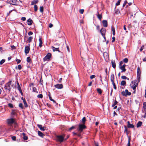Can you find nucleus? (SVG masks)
Masks as SVG:
<instances>
[{
    "mask_svg": "<svg viewBox=\"0 0 146 146\" xmlns=\"http://www.w3.org/2000/svg\"><path fill=\"white\" fill-rule=\"evenodd\" d=\"M143 108L144 111H146V102H144L143 104Z\"/></svg>",
    "mask_w": 146,
    "mask_h": 146,
    "instance_id": "obj_31",
    "label": "nucleus"
},
{
    "mask_svg": "<svg viewBox=\"0 0 146 146\" xmlns=\"http://www.w3.org/2000/svg\"><path fill=\"white\" fill-rule=\"evenodd\" d=\"M33 92H36L37 93H38V92L37 91L36 88L34 87H33Z\"/></svg>",
    "mask_w": 146,
    "mask_h": 146,
    "instance_id": "obj_49",
    "label": "nucleus"
},
{
    "mask_svg": "<svg viewBox=\"0 0 146 146\" xmlns=\"http://www.w3.org/2000/svg\"><path fill=\"white\" fill-rule=\"evenodd\" d=\"M141 74L137 75V78L138 80V82L140 81V78Z\"/></svg>",
    "mask_w": 146,
    "mask_h": 146,
    "instance_id": "obj_42",
    "label": "nucleus"
},
{
    "mask_svg": "<svg viewBox=\"0 0 146 146\" xmlns=\"http://www.w3.org/2000/svg\"><path fill=\"white\" fill-rule=\"evenodd\" d=\"M51 56V54L50 53H48L47 55L43 58V60L44 61L47 60H49Z\"/></svg>",
    "mask_w": 146,
    "mask_h": 146,
    "instance_id": "obj_8",
    "label": "nucleus"
},
{
    "mask_svg": "<svg viewBox=\"0 0 146 146\" xmlns=\"http://www.w3.org/2000/svg\"><path fill=\"white\" fill-rule=\"evenodd\" d=\"M5 61V59H2L1 61H0V64L2 65L3 63H4Z\"/></svg>",
    "mask_w": 146,
    "mask_h": 146,
    "instance_id": "obj_43",
    "label": "nucleus"
},
{
    "mask_svg": "<svg viewBox=\"0 0 146 146\" xmlns=\"http://www.w3.org/2000/svg\"><path fill=\"white\" fill-rule=\"evenodd\" d=\"M102 24L104 27H106L108 26V21L106 20L102 21Z\"/></svg>",
    "mask_w": 146,
    "mask_h": 146,
    "instance_id": "obj_13",
    "label": "nucleus"
},
{
    "mask_svg": "<svg viewBox=\"0 0 146 146\" xmlns=\"http://www.w3.org/2000/svg\"><path fill=\"white\" fill-rule=\"evenodd\" d=\"M127 3V1L126 0H125L124 1V3L123 5V7H124Z\"/></svg>",
    "mask_w": 146,
    "mask_h": 146,
    "instance_id": "obj_52",
    "label": "nucleus"
},
{
    "mask_svg": "<svg viewBox=\"0 0 146 146\" xmlns=\"http://www.w3.org/2000/svg\"><path fill=\"white\" fill-rule=\"evenodd\" d=\"M16 110H12V112L11 113V114L12 115H15L16 114Z\"/></svg>",
    "mask_w": 146,
    "mask_h": 146,
    "instance_id": "obj_35",
    "label": "nucleus"
},
{
    "mask_svg": "<svg viewBox=\"0 0 146 146\" xmlns=\"http://www.w3.org/2000/svg\"><path fill=\"white\" fill-rule=\"evenodd\" d=\"M86 121V117H84L82 118V120L81 121V123H82V124L85 125Z\"/></svg>",
    "mask_w": 146,
    "mask_h": 146,
    "instance_id": "obj_18",
    "label": "nucleus"
},
{
    "mask_svg": "<svg viewBox=\"0 0 146 146\" xmlns=\"http://www.w3.org/2000/svg\"><path fill=\"white\" fill-rule=\"evenodd\" d=\"M97 92L100 94H101L102 93V90L100 88H97Z\"/></svg>",
    "mask_w": 146,
    "mask_h": 146,
    "instance_id": "obj_34",
    "label": "nucleus"
},
{
    "mask_svg": "<svg viewBox=\"0 0 146 146\" xmlns=\"http://www.w3.org/2000/svg\"><path fill=\"white\" fill-rule=\"evenodd\" d=\"M121 94L123 96H130L131 94V93L128 92V90L127 89L125 90V92L124 91L122 92Z\"/></svg>",
    "mask_w": 146,
    "mask_h": 146,
    "instance_id": "obj_7",
    "label": "nucleus"
},
{
    "mask_svg": "<svg viewBox=\"0 0 146 146\" xmlns=\"http://www.w3.org/2000/svg\"><path fill=\"white\" fill-rule=\"evenodd\" d=\"M54 86L56 88L59 89H61L63 88V85L62 84H57L55 85Z\"/></svg>",
    "mask_w": 146,
    "mask_h": 146,
    "instance_id": "obj_11",
    "label": "nucleus"
},
{
    "mask_svg": "<svg viewBox=\"0 0 146 146\" xmlns=\"http://www.w3.org/2000/svg\"><path fill=\"white\" fill-rule=\"evenodd\" d=\"M126 83V82L125 81L122 80L121 81L120 85L121 86H125Z\"/></svg>",
    "mask_w": 146,
    "mask_h": 146,
    "instance_id": "obj_29",
    "label": "nucleus"
},
{
    "mask_svg": "<svg viewBox=\"0 0 146 146\" xmlns=\"http://www.w3.org/2000/svg\"><path fill=\"white\" fill-rule=\"evenodd\" d=\"M120 2L119 1H118L115 4L116 6H117L119 5Z\"/></svg>",
    "mask_w": 146,
    "mask_h": 146,
    "instance_id": "obj_62",
    "label": "nucleus"
},
{
    "mask_svg": "<svg viewBox=\"0 0 146 146\" xmlns=\"http://www.w3.org/2000/svg\"><path fill=\"white\" fill-rule=\"evenodd\" d=\"M111 30H112L113 32H115V28L113 27H111Z\"/></svg>",
    "mask_w": 146,
    "mask_h": 146,
    "instance_id": "obj_64",
    "label": "nucleus"
},
{
    "mask_svg": "<svg viewBox=\"0 0 146 146\" xmlns=\"http://www.w3.org/2000/svg\"><path fill=\"white\" fill-rule=\"evenodd\" d=\"M128 60L127 58H125L123 60V62L125 63H127L128 62Z\"/></svg>",
    "mask_w": 146,
    "mask_h": 146,
    "instance_id": "obj_38",
    "label": "nucleus"
},
{
    "mask_svg": "<svg viewBox=\"0 0 146 146\" xmlns=\"http://www.w3.org/2000/svg\"><path fill=\"white\" fill-rule=\"evenodd\" d=\"M30 50L29 47L28 46H26L25 49V52L26 54L29 52Z\"/></svg>",
    "mask_w": 146,
    "mask_h": 146,
    "instance_id": "obj_10",
    "label": "nucleus"
},
{
    "mask_svg": "<svg viewBox=\"0 0 146 146\" xmlns=\"http://www.w3.org/2000/svg\"><path fill=\"white\" fill-rule=\"evenodd\" d=\"M54 45L55 47H59L60 45L59 44H55Z\"/></svg>",
    "mask_w": 146,
    "mask_h": 146,
    "instance_id": "obj_58",
    "label": "nucleus"
},
{
    "mask_svg": "<svg viewBox=\"0 0 146 146\" xmlns=\"http://www.w3.org/2000/svg\"><path fill=\"white\" fill-rule=\"evenodd\" d=\"M11 138L13 140L15 141L16 139V136H13L11 137Z\"/></svg>",
    "mask_w": 146,
    "mask_h": 146,
    "instance_id": "obj_55",
    "label": "nucleus"
},
{
    "mask_svg": "<svg viewBox=\"0 0 146 146\" xmlns=\"http://www.w3.org/2000/svg\"><path fill=\"white\" fill-rule=\"evenodd\" d=\"M18 1L17 0H7V3L13 5H17Z\"/></svg>",
    "mask_w": 146,
    "mask_h": 146,
    "instance_id": "obj_5",
    "label": "nucleus"
},
{
    "mask_svg": "<svg viewBox=\"0 0 146 146\" xmlns=\"http://www.w3.org/2000/svg\"><path fill=\"white\" fill-rule=\"evenodd\" d=\"M12 81L10 80L6 84L5 86V90H8L9 92L11 90L10 85L11 84Z\"/></svg>",
    "mask_w": 146,
    "mask_h": 146,
    "instance_id": "obj_4",
    "label": "nucleus"
},
{
    "mask_svg": "<svg viewBox=\"0 0 146 146\" xmlns=\"http://www.w3.org/2000/svg\"><path fill=\"white\" fill-rule=\"evenodd\" d=\"M49 98L50 100V101H52L54 103H56V102L51 97H50V98Z\"/></svg>",
    "mask_w": 146,
    "mask_h": 146,
    "instance_id": "obj_48",
    "label": "nucleus"
},
{
    "mask_svg": "<svg viewBox=\"0 0 146 146\" xmlns=\"http://www.w3.org/2000/svg\"><path fill=\"white\" fill-rule=\"evenodd\" d=\"M124 132H126L127 135L129 134V132H128V130L127 129V128L126 126H124Z\"/></svg>",
    "mask_w": 146,
    "mask_h": 146,
    "instance_id": "obj_33",
    "label": "nucleus"
},
{
    "mask_svg": "<svg viewBox=\"0 0 146 146\" xmlns=\"http://www.w3.org/2000/svg\"><path fill=\"white\" fill-rule=\"evenodd\" d=\"M22 135L23 136V138L25 140H27L28 139V137L26 135L25 133H22Z\"/></svg>",
    "mask_w": 146,
    "mask_h": 146,
    "instance_id": "obj_16",
    "label": "nucleus"
},
{
    "mask_svg": "<svg viewBox=\"0 0 146 146\" xmlns=\"http://www.w3.org/2000/svg\"><path fill=\"white\" fill-rule=\"evenodd\" d=\"M27 24L29 25H31L33 23V21L31 19L29 18L27 20Z\"/></svg>",
    "mask_w": 146,
    "mask_h": 146,
    "instance_id": "obj_14",
    "label": "nucleus"
},
{
    "mask_svg": "<svg viewBox=\"0 0 146 146\" xmlns=\"http://www.w3.org/2000/svg\"><path fill=\"white\" fill-rule=\"evenodd\" d=\"M121 78L125 80L127 78L125 76H121Z\"/></svg>",
    "mask_w": 146,
    "mask_h": 146,
    "instance_id": "obj_54",
    "label": "nucleus"
},
{
    "mask_svg": "<svg viewBox=\"0 0 146 146\" xmlns=\"http://www.w3.org/2000/svg\"><path fill=\"white\" fill-rule=\"evenodd\" d=\"M111 63L112 67L114 68H115L116 67V64L115 61L114 60H112L111 61Z\"/></svg>",
    "mask_w": 146,
    "mask_h": 146,
    "instance_id": "obj_20",
    "label": "nucleus"
},
{
    "mask_svg": "<svg viewBox=\"0 0 146 146\" xmlns=\"http://www.w3.org/2000/svg\"><path fill=\"white\" fill-rule=\"evenodd\" d=\"M34 9L35 11V12L36 11H37V9H38V8H37V5H34Z\"/></svg>",
    "mask_w": 146,
    "mask_h": 146,
    "instance_id": "obj_41",
    "label": "nucleus"
},
{
    "mask_svg": "<svg viewBox=\"0 0 146 146\" xmlns=\"http://www.w3.org/2000/svg\"><path fill=\"white\" fill-rule=\"evenodd\" d=\"M37 97L39 98H43V95L41 94H38L37 96Z\"/></svg>",
    "mask_w": 146,
    "mask_h": 146,
    "instance_id": "obj_47",
    "label": "nucleus"
},
{
    "mask_svg": "<svg viewBox=\"0 0 146 146\" xmlns=\"http://www.w3.org/2000/svg\"><path fill=\"white\" fill-rule=\"evenodd\" d=\"M39 46L40 47H42V39L41 38H39Z\"/></svg>",
    "mask_w": 146,
    "mask_h": 146,
    "instance_id": "obj_24",
    "label": "nucleus"
},
{
    "mask_svg": "<svg viewBox=\"0 0 146 146\" xmlns=\"http://www.w3.org/2000/svg\"><path fill=\"white\" fill-rule=\"evenodd\" d=\"M141 72L140 69L139 67L138 66L137 68V75L141 74Z\"/></svg>",
    "mask_w": 146,
    "mask_h": 146,
    "instance_id": "obj_27",
    "label": "nucleus"
},
{
    "mask_svg": "<svg viewBox=\"0 0 146 146\" xmlns=\"http://www.w3.org/2000/svg\"><path fill=\"white\" fill-rule=\"evenodd\" d=\"M75 128V127H74L72 126V127H71L70 128L68 129V130L69 131H71L72 129H73Z\"/></svg>",
    "mask_w": 146,
    "mask_h": 146,
    "instance_id": "obj_40",
    "label": "nucleus"
},
{
    "mask_svg": "<svg viewBox=\"0 0 146 146\" xmlns=\"http://www.w3.org/2000/svg\"><path fill=\"white\" fill-rule=\"evenodd\" d=\"M31 61V59L30 57H27V61L28 62H30Z\"/></svg>",
    "mask_w": 146,
    "mask_h": 146,
    "instance_id": "obj_45",
    "label": "nucleus"
},
{
    "mask_svg": "<svg viewBox=\"0 0 146 146\" xmlns=\"http://www.w3.org/2000/svg\"><path fill=\"white\" fill-rule=\"evenodd\" d=\"M123 61H121L120 62V63H119V66L120 67L121 66H122V64H123Z\"/></svg>",
    "mask_w": 146,
    "mask_h": 146,
    "instance_id": "obj_61",
    "label": "nucleus"
},
{
    "mask_svg": "<svg viewBox=\"0 0 146 146\" xmlns=\"http://www.w3.org/2000/svg\"><path fill=\"white\" fill-rule=\"evenodd\" d=\"M84 11V9H81L80 10L79 12L80 14H82L83 13Z\"/></svg>",
    "mask_w": 146,
    "mask_h": 146,
    "instance_id": "obj_51",
    "label": "nucleus"
},
{
    "mask_svg": "<svg viewBox=\"0 0 146 146\" xmlns=\"http://www.w3.org/2000/svg\"><path fill=\"white\" fill-rule=\"evenodd\" d=\"M65 136V134H63L62 135H56V140L57 141L59 142L60 143L62 142L64 140Z\"/></svg>",
    "mask_w": 146,
    "mask_h": 146,
    "instance_id": "obj_1",
    "label": "nucleus"
},
{
    "mask_svg": "<svg viewBox=\"0 0 146 146\" xmlns=\"http://www.w3.org/2000/svg\"><path fill=\"white\" fill-rule=\"evenodd\" d=\"M118 102L115 100L114 103L112 105V107H114L116 105Z\"/></svg>",
    "mask_w": 146,
    "mask_h": 146,
    "instance_id": "obj_39",
    "label": "nucleus"
},
{
    "mask_svg": "<svg viewBox=\"0 0 146 146\" xmlns=\"http://www.w3.org/2000/svg\"><path fill=\"white\" fill-rule=\"evenodd\" d=\"M17 89L19 90V92L21 93L22 95L23 94V93L22 92L21 88L20 86H18Z\"/></svg>",
    "mask_w": 146,
    "mask_h": 146,
    "instance_id": "obj_28",
    "label": "nucleus"
},
{
    "mask_svg": "<svg viewBox=\"0 0 146 146\" xmlns=\"http://www.w3.org/2000/svg\"><path fill=\"white\" fill-rule=\"evenodd\" d=\"M97 17L98 19L100 20H101V19L102 18V16L101 14H98L97 15Z\"/></svg>",
    "mask_w": 146,
    "mask_h": 146,
    "instance_id": "obj_36",
    "label": "nucleus"
},
{
    "mask_svg": "<svg viewBox=\"0 0 146 146\" xmlns=\"http://www.w3.org/2000/svg\"><path fill=\"white\" fill-rule=\"evenodd\" d=\"M38 127L40 128L41 131H44L45 130V127H42V125L38 124L37 125Z\"/></svg>",
    "mask_w": 146,
    "mask_h": 146,
    "instance_id": "obj_15",
    "label": "nucleus"
},
{
    "mask_svg": "<svg viewBox=\"0 0 146 146\" xmlns=\"http://www.w3.org/2000/svg\"><path fill=\"white\" fill-rule=\"evenodd\" d=\"M33 38V37L32 36H30L28 38V39L27 41H28L29 42V43H30L32 41Z\"/></svg>",
    "mask_w": 146,
    "mask_h": 146,
    "instance_id": "obj_32",
    "label": "nucleus"
},
{
    "mask_svg": "<svg viewBox=\"0 0 146 146\" xmlns=\"http://www.w3.org/2000/svg\"><path fill=\"white\" fill-rule=\"evenodd\" d=\"M120 69L121 70V72H125L126 71V69L123 66H121L119 67Z\"/></svg>",
    "mask_w": 146,
    "mask_h": 146,
    "instance_id": "obj_19",
    "label": "nucleus"
},
{
    "mask_svg": "<svg viewBox=\"0 0 146 146\" xmlns=\"http://www.w3.org/2000/svg\"><path fill=\"white\" fill-rule=\"evenodd\" d=\"M100 33H101L102 36L104 37V39L106 40V38L105 37V34L106 32V29L104 28H102L100 31Z\"/></svg>",
    "mask_w": 146,
    "mask_h": 146,
    "instance_id": "obj_6",
    "label": "nucleus"
},
{
    "mask_svg": "<svg viewBox=\"0 0 146 146\" xmlns=\"http://www.w3.org/2000/svg\"><path fill=\"white\" fill-rule=\"evenodd\" d=\"M110 80L112 83L114 82V76L113 74L111 76Z\"/></svg>",
    "mask_w": 146,
    "mask_h": 146,
    "instance_id": "obj_21",
    "label": "nucleus"
},
{
    "mask_svg": "<svg viewBox=\"0 0 146 146\" xmlns=\"http://www.w3.org/2000/svg\"><path fill=\"white\" fill-rule=\"evenodd\" d=\"M19 106L20 108H21L22 109H23L24 108V107L23 106V104L22 103H20L19 104Z\"/></svg>",
    "mask_w": 146,
    "mask_h": 146,
    "instance_id": "obj_44",
    "label": "nucleus"
},
{
    "mask_svg": "<svg viewBox=\"0 0 146 146\" xmlns=\"http://www.w3.org/2000/svg\"><path fill=\"white\" fill-rule=\"evenodd\" d=\"M144 48V46L143 45L141 46V48L140 49V51H142V50Z\"/></svg>",
    "mask_w": 146,
    "mask_h": 146,
    "instance_id": "obj_63",
    "label": "nucleus"
},
{
    "mask_svg": "<svg viewBox=\"0 0 146 146\" xmlns=\"http://www.w3.org/2000/svg\"><path fill=\"white\" fill-rule=\"evenodd\" d=\"M138 85V83H136L135 82H134V85L131 86V88L133 90H135L136 87Z\"/></svg>",
    "mask_w": 146,
    "mask_h": 146,
    "instance_id": "obj_17",
    "label": "nucleus"
},
{
    "mask_svg": "<svg viewBox=\"0 0 146 146\" xmlns=\"http://www.w3.org/2000/svg\"><path fill=\"white\" fill-rule=\"evenodd\" d=\"M127 127L128 128H133L134 127V126L133 124H131L129 121H128L127 122Z\"/></svg>",
    "mask_w": 146,
    "mask_h": 146,
    "instance_id": "obj_12",
    "label": "nucleus"
},
{
    "mask_svg": "<svg viewBox=\"0 0 146 146\" xmlns=\"http://www.w3.org/2000/svg\"><path fill=\"white\" fill-rule=\"evenodd\" d=\"M16 60L17 62V64L21 62V60L19 59H16Z\"/></svg>",
    "mask_w": 146,
    "mask_h": 146,
    "instance_id": "obj_60",
    "label": "nucleus"
},
{
    "mask_svg": "<svg viewBox=\"0 0 146 146\" xmlns=\"http://www.w3.org/2000/svg\"><path fill=\"white\" fill-rule=\"evenodd\" d=\"M51 48L52 49L53 52L58 51L60 52H61L59 50V47H55L54 46H52L51 47Z\"/></svg>",
    "mask_w": 146,
    "mask_h": 146,
    "instance_id": "obj_9",
    "label": "nucleus"
},
{
    "mask_svg": "<svg viewBox=\"0 0 146 146\" xmlns=\"http://www.w3.org/2000/svg\"><path fill=\"white\" fill-rule=\"evenodd\" d=\"M15 119L11 118L7 119V122L8 125H11L13 123H15Z\"/></svg>",
    "mask_w": 146,
    "mask_h": 146,
    "instance_id": "obj_3",
    "label": "nucleus"
},
{
    "mask_svg": "<svg viewBox=\"0 0 146 146\" xmlns=\"http://www.w3.org/2000/svg\"><path fill=\"white\" fill-rule=\"evenodd\" d=\"M38 2V0H34L31 3V5H33L34 4L37 3Z\"/></svg>",
    "mask_w": 146,
    "mask_h": 146,
    "instance_id": "obj_26",
    "label": "nucleus"
},
{
    "mask_svg": "<svg viewBox=\"0 0 146 146\" xmlns=\"http://www.w3.org/2000/svg\"><path fill=\"white\" fill-rule=\"evenodd\" d=\"M23 102L25 107L26 108H27L28 107V105L26 102L25 98H24V100H23Z\"/></svg>",
    "mask_w": 146,
    "mask_h": 146,
    "instance_id": "obj_25",
    "label": "nucleus"
},
{
    "mask_svg": "<svg viewBox=\"0 0 146 146\" xmlns=\"http://www.w3.org/2000/svg\"><path fill=\"white\" fill-rule=\"evenodd\" d=\"M42 82H43V80H42V77H41L40 78L39 83H40V84H41L42 85Z\"/></svg>",
    "mask_w": 146,
    "mask_h": 146,
    "instance_id": "obj_57",
    "label": "nucleus"
},
{
    "mask_svg": "<svg viewBox=\"0 0 146 146\" xmlns=\"http://www.w3.org/2000/svg\"><path fill=\"white\" fill-rule=\"evenodd\" d=\"M142 124V122L141 121H139L137 124V127L138 128L141 127Z\"/></svg>",
    "mask_w": 146,
    "mask_h": 146,
    "instance_id": "obj_23",
    "label": "nucleus"
},
{
    "mask_svg": "<svg viewBox=\"0 0 146 146\" xmlns=\"http://www.w3.org/2000/svg\"><path fill=\"white\" fill-rule=\"evenodd\" d=\"M8 106L10 108H12L13 107V105L11 103H9L8 104Z\"/></svg>",
    "mask_w": 146,
    "mask_h": 146,
    "instance_id": "obj_50",
    "label": "nucleus"
},
{
    "mask_svg": "<svg viewBox=\"0 0 146 146\" xmlns=\"http://www.w3.org/2000/svg\"><path fill=\"white\" fill-rule=\"evenodd\" d=\"M130 141H131V137L130 136L128 137V142L127 143V146H130Z\"/></svg>",
    "mask_w": 146,
    "mask_h": 146,
    "instance_id": "obj_30",
    "label": "nucleus"
},
{
    "mask_svg": "<svg viewBox=\"0 0 146 146\" xmlns=\"http://www.w3.org/2000/svg\"><path fill=\"white\" fill-rule=\"evenodd\" d=\"M44 11V8L42 6H41L40 8V11L41 13H43Z\"/></svg>",
    "mask_w": 146,
    "mask_h": 146,
    "instance_id": "obj_37",
    "label": "nucleus"
},
{
    "mask_svg": "<svg viewBox=\"0 0 146 146\" xmlns=\"http://www.w3.org/2000/svg\"><path fill=\"white\" fill-rule=\"evenodd\" d=\"M38 133L39 136L42 137H43L44 135V134H43L41 132L39 131H38Z\"/></svg>",
    "mask_w": 146,
    "mask_h": 146,
    "instance_id": "obj_22",
    "label": "nucleus"
},
{
    "mask_svg": "<svg viewBox=\"0 0 146 146\" xmlns=\"http://www.w3.org/2000/svg\"><path fill=\"white\" fill-rule=\"evenodd\" d=\"M86 128V126L84 124H79L78 127L77 128L78 131L80 133L82 132L83 130Z\"/></svg>",
    "mask_w": 146,
    "mask_h": 146,
    "instance_id": "obj_2",
    "label": "nucleus"
},
{
    "mask_svg": "<svg viewBox=\"0 0 146 146\" xmlns=\"http://www.w3.org/2000/svg\"><path fill=\"white\" fill-rule=\"evenodd\" d=\"M112 84L113 86V88L114 89L116 90L117 89V87L116 86L115 83L114 82L112 83Z\"/></svg>",
    "mask_w": 146,
    "mask_h": 146,
    "instance_id": "obj_46",
    "label": "nucleus"
},
{
    "mask_svg": "<svg viewBox=\"0 0 146 146\" xmlns=\"http://www.w3.org/2000/svg\"><path fill=\"white\" fill-rule=\"evenodd\" d=\"M96 77V76L94 75H92L90 76V79H92Z\"/></svg>",
    "mask_w": 146,
    "mask_h": 146,
    "instance_id": "obj_56",
    "label": "nucleus"
},
{
    "mask_svg": "<svg viewBox=\"0 0 146 146\" xmlns=\"http://www.w3.org/2000/svg\"><path fill=\"white\" fill-rule=\"evenodd\" d=\"M33 34V33L32 31H29L28 33V35H29L30 36Z\"/></svg>",
    "mask_w": 146,
    "mask_h": 146,
    "instance_id": "obj_59",
    "label": "nucleus"
},
{
    "mask_svg": "<svg viewBox=\"0 0 146 146\" xmlns=\"http://www.w3.org/2000/svg\"><path fill=\"white\" fill-rule=\"evenodd\" d=\"M22 68V66H21L19 64V65L17 66V69L19 70H21Z\"/></svg>",
    "mask_w": 146,
    "mask_h": 146,
    "instance_id": "obj_53",
    "label": "nucleus"
}]
</instances>
